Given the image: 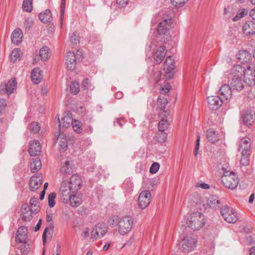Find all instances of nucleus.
Masks as SVG:
<instances>
[{"mask_svg": "<svg viewBox=\"0 0 255 255\" xmlns=\"http://www.w3.org/2000/svg\"><path fill=\"white\" fill-rule=\"evenodd\" d=\"M245 72V69L241 65H237L232 68L230 78H242Z\"/></svg>", "mask_w": 255, "mask_h": 255, "instance_id": "30", "label": "nucleus"}, {"mask_svg": "<svg viewBox=\"0 0 255 255\" xmlns=\"http://www.w3.org/2000/svg\"><path fill=\"white\" fill-rule=\"evenodd\" d=\"M239 150L241 153H251V139L248 137H245L241 139L239 141Z\"/></svg>", "mask_w": 255, "mask_h": 255, "instance_id": "16", "label": "nucleus"}, {"mask_svg": "<svg viewBox=\"0 0 255 255\" xmlns=\"http://www.w3.org/2000/svg\"><path fill=\"white\" fill-rule=\"evenodd\" d=\"M171 23V21L170 18L165 19L161 21L158 25L157 31L159 35L165 34L168 29Z\"/></svg>", "mask_w": 255, "mask_h": 255, "instance_id": "22", "label": "nucleus"}, {"mask_svg": "<svg viewBox=\"0 0 255 255\" xmlns=\"http://www.w3.org/2000/svg\"><path fill=\"white\" fill-rule=\"evenodd\" d=\"M70 40L73 44H77L79 42V35L76 32L72 33L71 36Z\"/></svg>", "mask_w": 255, "mask_h": 255, "instance_id": "55", "label": "nucleus"}, {"mask_svg": "<svg viewBox=\"0 0 255 255\" xmlns=\"http://www.w3.org/2000/svg\"><path fill=\"white\" fill-rule=\"evenodd\" d=\"M42 163L39 158H33L30 165L31 171L33 173L37 172L40 169Z\"/></svg>", "mask_w": 255, "mask_h": 255, "instance_id": "34", "label": "nucleus"}, {"mask_svg": "<svg viewBox=\"0 0 255 255\" xmlns=\"http://www.w3.org/2000/svg\"><path fill=\"white\" fill-rule=\"evenodd\" d=\"M174 69V61L172 56L167 57L164 62L163 70L167 74H169L168 78H171L173 75V71Z\"/></svg>", "mask_w": 255, "mask_h": 255, "instance_id": "19", "label": "nucleus"}, {"mask_svg": "<svg viewBox=\"0 0 255 255\" xmlns=\"http://www.w3.org/2000/svg\"><path fill=\"white\" fill-rule=\"evenodd\" d=\"M239 59L243 62H247L251 57L250 53L247 50L240 51Z\"/></svg>", "mask_w": 255, "mask_h": 255, "instance_id": "40", "label": "nucleus"}, {"mask_svg": "<svg viewBox=\"0 0 255 255\" xmlns=\"http://www.w3.org/2000/svg\"><path fill=\"white\" fill-rule=\"evenodd\" d=\"M71 93L74 95H77L80 91V85L78 82H73L70 86Z\"/></svg>", "mask_w": 255, "mask_h": 255, "instance_id": "44", "label": "nucleus"}, {"mask_svg": "<svg viewBox=\"0 0 255 255\" xmlns=\"http://www.w3.org/2000/svg\"><path fill=\"white\" fill-rule=\"evenodd\" d=\"M88 79H85L82 83V88L83 90H87L88 89Z\"/></svg>", "mask_w": 255, "mask_h": 255, "instance_id": "62", "label": "nucleus"}, {"mask_svg": "<svg viewBox=\"0 0 255 255\" xmlns=\"http://www.w3.org/2000/svg\"><path fill=\"white\" fill-rule=\"evenodd\" d=\"M188 0H171V4L177 7L183 6Z\"/></svg>", "mask_w": 255, "mask_h": 255, "instance_id": "50", "label": "nucleus"}, {"mask_svg": "<svg viewBox=\"0 0 255 255\" xmlns=\"http://www.w3.org/2000/svg\"><path fill=\"white\" fill-rule=\"evenodd\" d=\"M82 185L81 177L77 174L72 175L69 185L71 186V189L73 192L77 193L80 189Z\"/></svg>", "mask_w": 255, "mask_h": 255, "instance_id": "18", "label": "nucleus"}, {"mask_svg": "<svg viewBox=\"0 0 255 255\" xmlns=\"http://www.w3.org/2000/svg\"><path fill=\"white\" fill-rule=\"evenodd\" d=\"M23 218L25 221H30L32 218L31 211L27 204H23L21 209Z\"/></svg>", "mask_w": 255, "mask_h": 255, "instance_id": "33", "label": "nucleus"}, {"mask_svg": "<svg viewBox=\"0 0 255 255\" xmlns=\"http://www.w3.org/2000/svg\"><path fill=\"white\" fill-rule=\"evenodd\" d=\"M81 56L80 54L75 55L73 52L69 51L67 53L66 59V64L67 69L70 71H73L75 69L76 65V59L78 56Z\"/></svg>", "mask_w": 255, "mask_h": 255, "instance_id": "14", "label": "nucleus"}, {"mask_svg": "<svg viewBox=\"0 0 255 255\" xmlns=\"http://www.w3.org/2000/svg\"><path fill=\"white\" fill-rule=\"evenodd\" d=\"M244 82L250 86L255 85V65L251 64L244 72Z\"/></svg>", "mask_w": 255, "mask_h": 255, "instance_id": "7", "label": "nucleus"}, {"mask_svg": "<svg viewBox=\"0 0 255 255\" xmlns=\"http://www.w3.org/2000/svg\"><path fill=\"white\" fill-rule=\"evenodd\" d=\"M68 201L70 202L72 206L77 207L80 204L81 199L77 197L76 194H75L74 195L70 196Z\"/></svg>", "mask_w": 255, "mask_h": 255, "instance_id": "42", "label": "nucleus"}, {"mask_svg": "<svg viewBox=\"0 0 255 255\" xmlns=\"http://www.w3.org/2000/svg\"><path fill=\"white\" fill-rule=\"evenodd\" d=\"M22 56V52L20 49L15 48L13 49L10 54L11 61L13 62H16L18 60H20Z\"/></svg>", "mask_w": 255, "mask_h": 255, "instance_id": "37", "label": "nucleus"}, {"mask_svg": "<svg viewBox=\"0 0 255 255\" xmlns=\"http://www.w3.org/2000/svg\"><path fill=\"white\" fill-rule=\"evenodd\" d=\"M31 77L32 82L36 84L41 82L43 78V75L42 71L40 70L39 68H35L32 70Z\"/></svg>", "mask_w": 255, "mask_h": 255, "instance_id": "32", "label": "nucleus"}, {"mask_svg": "<svg viewBox=\"0 0 255 255\" xmlns=\"http://www.w3.org/2000/svg\"><path fill=\"white\" fill-rule=\"evenodd\" d=\"M244 33L248 36L255 33V21H248L244 24L242 27Z\"/></svg>", "mask_w": 255, "mask_h": 255, "instance_id": "25", "label": "nucleus"}, {"mask_svg": "<svg viewBox=\"0 0 255 255\" xmlns=\"http://www.w3.org/2000/svg\"><path fill=\"white\" fill-rule=\"evenodd\" d=\"M72 161L65 160L61 163V172L63 174H70L73 172Z\"/></svg>", "mask_w": 255, "mask_h": 255, "instance_id": "28", "label": "nucleus"}, {"mask_svg": "<svg viewBox=\"0 0 255 255\" xmlns=\"http://www.w3.org/2000/svg\"><path fill=\"white\" fill-rule=\"evenodd\" d=\"M52 18V14L49 9H46L39 14V19L43 23L49 22Z\"/></svg>", "mask_w": 255, "mask_h": 255, "instance_id": "36", "label": "nucleus"}, {"mask_svg": "<svg viewBox=\"0 0 255 255\" xmlns=\"http://www.w3.org/2000/svg\"><path fill=\"white\" fill-rule=\"evenodd\" d=\"M220 94L226 99H230L232 96L233 90L229 84L223 85L219 89Z\"/></svg>", "mask_w": 255, "mask_h": 255, "instance_id": "29", "label": "nucleus"}, {"mask_svg": "<svg viewBox=\"0 0 255 255\" xmlns=\"http://www.w3.org/2000/svg\"><path fill=\"white\" fill-rule=\"evenodd\" d=\"M62 125L61 124H60L59 125V127L61 126L64 128H68L74 122L71 113L70 112H65L62 118Z\"/></svg>", "mask_w": 255, "mask_h": 255, "instance_id": "31", "label": "nucleus"}, {"mask_svg": "<svg viewBox=\"0 0 255 255\" xmlns=\"http://www.w3.org/2000/svg\"><path fill=\"white\" fill-rule=\"evenodd\" d=\"M205 222V216L200 212H196L190 214L187 224L193 231H198L204 226Z\"/></svg>", "mask_w": 255, "mask_h": 255, "instance_id": "2", "label": "nucleus"}, {"mask_svg": "<svg viewBox=\"0 0 255 255\" xmlns=\"http://www.w3.org/2000/svg\"><path fill=\"white\" fill-rule=\"evenodd\" d=\"M151 198V195L149 191H142L139 194L138 199L139 207L142 209L146 208L149 205Z\"/></svg>", "mask_w": 255, "mask_h": 255, "instance_id": "8", "label": "nucleus"}, {"mask_svg": "<svg viewBox=\"0 0 255 255\" xmlns=\"http://www.w3.org/2000/svg\"><path fill=\"white\" fill-rule=\"evenodd\" d=\"M6 107V103L4 99H1L0 100V114L5 110Z\"/></svg>", "mask_w": 255, "mask_h": 255, "instance_id": "57", "label": "nucleus"}, {"mask_svg": "<svg viewBox=\"0 0 255 255\" xmlns=\"http://www.w3.org/2000/svg\"><path fill=\"white\" fill-rule=\"evenodd\" d=\"M56 194L55 193H51L48 196V205L50 207H53L55 205V199Z\"/></svg>", "mask_w": 255, "mask_h": 255, "instance_id": "52", "label": "nucleus"}, {"mask_svg": "<svg viewBox=\"0 0 255 255\" xmlns=\"http://www.w3.org/2000/svg\"><path fill=\"white\" fill-rule=\"evenodd\" d=\"M16 81L15 79H11L6 84H1L0 85V94L8 95L11 94L16 88Z\"/></svg>", "mask_w": 255, "mask_h": 255, "instance_id": "12", "label": "nucleus"}, {"mask_svg": "<svg viewBox=\"0 0 255 255\" xmlns=\"http://www.w3.org/2000/svg\"><path fill=\"white\" fill-rule=\"evenodd\" d=\"M65 2L66 0H62L61 3L60 5V22L61 24L62 25V23L63 22L64 17V12H65Z\"/></svg>", "mask_w": 255, "mask_h": 255, "instance_id": "51", "label": "nucleus"}, {"mask_svg": "<svg viewBox=\"0 0 255 255\" xmlns=\"http://www.w3.org/2000/svg\"><path fill=\"white\" fill-rule=\"evenodd\" d=\"M160 168V164L157 162H154L152 164L149 169V172L152 174L156 173Z\"/></svg>", "mask_w": 255, "mask_h": 255, "instance_id": "53", "label": "nucleus"}, {"mask_svg": "<svg viewBox=\"0 0 255 255\" xmlns=\"http://www.w3.org/2000/svg\"><path fill=\"white\" fill-rule=\"evenodd\" d=\"M220 212L222 217L227 222L234 223L238 220L237 213L234 209L227 205L222 207Z\"/></svg>", "mask_w": 255, "mask_h": 255, "instance_id": "6", "label": "nucleus"}, {"mask_svg": "<svg viewBox=\"0 0 255 255\" xmlns=\"http://www.w3.org/2000/svg\"><path fill=\"white\" fill-rule=\"evenodd\" d=\"M42 183V174L40 173L35 174L33 175L29 180V189L31 191H35L39 189Z\"/></svg>", "mask_w": 255, "mask_h": 255, "instance_id": "13", "label": "nucleus"}, {"mask_svg": "<svg viewBox=\"0 0 255 255\" xmlns=\"http://www.w3.org/2000/svg\"><path fill=\"white\" fill-rule=\"evenodd\" d=\"M133 224V219L130 216H126L121 218L118 222V231L120 234L125 235L129 232Z\"/></svg>", "mask_w": 255, "mask_h": 255, "instance_id": "5", "label": "nucleus"}, {"mask_svg": "<svg viewBox=\"0 0 255 255\" xmlns=\"http://www.w3.org/2000/svg\"><path fill=\"white\" fill-rule=\"evenodd\" d=\"M48 230V228H46L44 230L42 235V241L44 245H45L46 240V233Z\"/></svg>", "mask_w": 255, "mask_h": 255, "instance_id": "63", "label": "nucleus"}, {"mask_svg": "<svg viewBox=\"0 0 255 255\" xmlns=\"http://www.w3.org/2000/svg\"><path fill=\"white\" fill-rule=\"evenodd\" d=\"M61 196L63 201L67 202L68 199L70 198V196L74 195L76 192H73L71 189V186L69 185V183L66 181L62 182L61 187L60 188Z\"/></svg>", "mask_w": 255, "mask_h": 255, "instance_id": "10", "label": "nucleus"}, {"mask_svg": "<svg viewBox=\"0 0 255 255\" xmlns=\"http://www.w3.org/2000/svg\"><path fill=\"white\" fill-rule=\"evenodd\" d=\"M242 156L240 163L242 165L246 166L249 164L251 153H241Z\"/></svg>", "mask_w": 255, "mask_h": 255, "instance_id": "39", "label": "nucleus"}, {"mask_svg": "<svg viewBox=\"0 0 255 255\" xmlns=\"http://www.w3.org/2000/svg\"><path fill=\"white\" fill-rule=\"evenodd\" d=\"M29 153L31 156L38 155L41 151L40 143L37 140L30 141L29 142Z\"/></svg>", "mask_w": 255, "mask_h": 255, "instance_id": "20", "label": "nucleus"}, {"mask_svg": "<svg viewBox=\"0 0 255 255\" xmlns=\"http://www.w3.org/2000/svg\"><path fill=\"white\" fill-rule=\"evenodd\" d=\"M157 102L160 109H165L168 103V100L165 95L163 96L160 95L158 98Z\"/></svg>", "mask_w": 255, "mask_h": 255, "instance_id": "43", "label": "nucleus"}, {"mask_svg": "<svg viewBox=\"0 0 255 255\" xmlns=\"http://www.w3.org/2000/svg\"><path fill=\"white\" fill-rule=\"evenodd\" d=\"M32 0H23L22 4L23 10L30 12L32 9Z\"/></svg>", "mask_w": 255, "mask_h": 255, "instance_id": "45", "label": "nucleus"}, {"mask_svg": "<svg viewBox=\"0 0 255 255\" xmlns=\"http://www.w3.org/2000/svg\"><path fill=\"white\" fill-rule=\"evenodd\" d=\"M72 128L73 130L77 133H80L82 131L81 122L75 120L72 123Z\"/></svg>", "mask_w": 255, "mask_h": 255, "instance_id": "46", "label": "nucleus"}, {"mask_svg": "<svg viewBox=\"0 0 255 255\" xmlns=\"http://www.w3.org/2000/svg\"><path fill=\"white\" fill-rule=\"evenodd\" d=\"M89 231L90 230L89 228H86L83 232L82 236L85 238H88L90 235Z\"/></svg>", "mask_w": 255, "mask_h": 255, "instance_id": "64", "label": "nucleus"}, {"mask_svg": "<svg viewBox=\"0 0 255 255\" xmlns=\"http://www.w3.org/2000/svg\"><path fill=\"white\" fill-rule=\"evenodd\" d=\"M242 118L244 124L246 126H251L255 120V112L252 110H243L241 112Z\"/></svg>", "mask_w": 255, "mask_h": 255, "instance_id": "15", "label": "nucleus"}, {"mask_svg": "<svg viewBox=\"0 0 255 255\" xmlns=\"http://www.w3.org/2000/svg\"><path fill=\"white\" fill-rule=\"evenodd\" d=\"M57 139V142L58 143L60 148V150L63 152L65 151L68 146L67 139L66 135L60 132L58 134H55Z\"/></svg>", "mask_w": 255, "mask_h": 255, "instance_id": "24", "label": "nucleus"}, {"mask_svg": "<svg viewBox=\"0 0 255 255\" xmlns=\"http://www.w3.org/2000/svg\"><path fill=\"white\" fill-rule=\"evenodd\" d=\"M107 232V228L105 224L98 223L93 229L91 238L97 239L103 237Z\"/></svg>", "mask_w": 255, "mask_h": 255, "instance_id": "9", "label": "nucleus"}, {"mask_svg": "<svg viewBox=\"0 0 255 255\" xmlns=\"http://www.w3.org/2000/svg\"><path fill=\"white\" fill-rule=\"evenodd\" d=\"M23 33L20 28H16L11 35L12 42L15 45H18L22 41Z\"/></svg>", "mask_w": 255, "mask_h": 255, "instance_id": "27", "label": "nucleus"}, {"mask_svg": "<svg viewBox=\"0 0 255 255\" xmlns=\"http://www.w3.org/2000/svg\"><path fill=\"white\" fill-rule=\"evenodd\" d=\"M167 133L165 131H160L156 135V140L159 142H164L167 138Z\"/></svg>", "mask_w": 255, "mask_h": 255, "instance_id": "41", "label": "nucleus"}, {"mask_svg": "<svg viewBox=\"0 0 255 255\" xmlns=\"http://www.w3.org/2000/svg\"><path fill=\"white\" fill-rule=\"evenodd\" d=\"M169 122L166 119H161L158 124V129L160 131H165L169 126Z\"/></svg>", "mask_w": 255, "mask_h": 255, "instance_id": "38", "label": "nucleus"}, {"mask_svg": "<svg viewBox=\"0 0 255 255\" xmlns=\"http://www.w3.org/2000/svg\"><path fill=\"white\" fill-rule=\"evenodd\" d=\"M200 134L199 133H198L197 134V139L196 140V147H195V151H194V154L195 156L197 155L198 152L199 144H200Z\"/></svg>", "mask_w": 255, "mask_h": 255, "instance_id": "59", "label": "nucleus"}, {"mask_svg": "<svg viewBox=\"0 0 255 255\" xmlns=\"http://www.w3.org/2000/svg\"><path fill=\"white\" fill-rule=\"evenodd\" d=\"M41 59L43 61H46L51 56V53L48 47L46 46H43L40 48L39 52Z\"/></svg>", "mask_w": 255, "mask_h": 255, "instance_id": "35", "label": "nucleus"}, {"mask_svg": "<svg viewBox=\"0 0 255 255\" xmlns=\"http://www.w3.org/2000/svg\"><path fill=\"white\" fill-rule=\"evenodd\" d=\"M206 136L208 141L212 143L218 141L221 137L219 132L213 128H210L207 130Z\"/></svg>", "mask_w": 255, "mask_h": 255, "instance_id": "23", "label": "nucleus"}, {"mask_svg": "<svg viewBox=\"0 0 255 255\" xmlns=\"http://www.w3.org/2000/svg\"><path fill=\"white\" fill-rule=\"evenodd\" d=\"M128 0H117V4L123 7L127 4Z\"/></svg>", "mask_w": 255, "mask_h": 255, "instance_id": "61", "label": "nucleus"}, {"mask_svg": "<svg viewBox=\"0 0 255 255\" xmlns=\"http://www.w3.org/2000/svg\"><path fill=\"white\" fill-rule=\"evenodd\" d=\"M166 49L165 46H161L159 47L154 52L153 54V59L156 64L161 63L165 57Z\"/></svg>", "mask_w": 255, "mask_h": 255, "instance_id": "21", "label": "nucleus"}, {"mask_svg": "<svg viewBox=\"0 0 255 255\" xmlns=\"http://www.w3.org/2000/svg\"><path fill=\"white\" fill-rule=\"evenodd\" d=\"M29 129L34 133H37L40 129L39 124L37 122H33L29 126Z\"/></svg>", "mask_w": 255, "mask_h": 255, "instance_id": "48", "label": "nucleus"}, {"mask_svg": "<svg viewBox=\"0 0 255 255\" xmlns=\"http://www.w3.org/2000/svg\"><path fill=\"white\" fill-rule=\"evenodd\" d=\"M27 236V230L24 226L19 227L16 232V242L19 243H25Z\"/></svg>", "mask_w": 255, "mask_h": 255, "instance_id": "26", "label": "nucleus"}, {"mask_svg": "<svg viewBox=\"0 0 255 255\" xmlns=\"http://www.w3.org/2000/svg\"><path fill=\"white\" fill-rule=\"evenodd\" d=\"M118 218L117 216H113L109 218L108 223L111 226H113L118 223Z\"/></svg>", "mask_w": 255, "mask_h": 255, "instance_id": "54", "label": "nucleus"}, {"mask_svg": "<svg viewBox=\"0 0 255 255\" xmlns=\"http://www.w3.org/2000/svg\"><path fill=\"white\" fill-rule=\"evenodd\" d=\"M223 186L227 189L234 190L239 183V179L237 174L233 171H225L221 177Z\"/></svg>", "mask_w": 255, "mask_h": 255, "instance_id": "3", "label": "nucleus"}, {"mask_svg": "<svg viewBox=\"0 0 255 255\" xmlns=\"http://www.w3.org/2000/svg\"><path fill=\"white\" fill-rule=\"evenodd\" d=\"M191 200L197 205H202L205 207V208L209 207L214 209H219L222 204V201L218 196L216 195L210 196L205 201L204 198L198 194L192 195L190 197Z\"/></svg>", "mask_w": 255, "mask_h": 255, "instance_id": "1", "label": "nucleus"}, {"mask_svg": "<svg viewBox=\"0 0 255 255\" xmlns=\"http://www.w3.org/2000/svg\"><path fill=\"white\" fill-rule=\"evenodd\" d=\"M196 186L204 189H208L210 188V185L205 183H197Z\"/></svg>", "mask_w": 255, "mask_h": 255, "instance_id": "60", "label": "nucleus"}, {"mask_svg": "<svg viewBox=\"0 0 255 255\" xmlns=\"http://www.w3.org/2000/svg\"><path fill=\"white\" fill-rule=\"evenodd\" d=\"M208 108L212 110H218L223 104L222 99L218 96H211L207 99Z\"/></svg>", "mask_w": 255, "mask_h": 255, "instance_id": "11", "label": "nucleus"}, {"mask_svg": "<svg viewBox=\"0 0 255 255\" xmlns=\"http://www.w3.org/2000/svg\"><path fill=\"white\" fill-rule=\"evenodd\" d=\"M170 89V85L169 84L167 83L164 85V87L161 88L160 90V93L161 95L166 94L169 92Z\"/></svg>", "mask_w": 255, "mask_h": 255, "instance_id": "56", "label": "nucleus"}, {"mask_svg": "<svg viewBox=\"0 0 255 255\" xmlns=\"http://www.w3.org/2000/svg\"><path fill=\"white\" fill-rule=\"evenodd\" d=\"M248 10L245 8H243L240 10L238 12L237 15L233 18V21H237L239 20L240 18L244 17L248 14Z\"/></svg>", "mask_w": 255, "mask_h": 255, "instance_id": "47", "label": "nucleus"}, {"mask_svg": "<svg viewBox=\"0 0 255 255\" xmlns=\"http://www.w3.org/2000/svg\"><path fill=\"white\" fill-rule=\"evenodd\" d=\"M169 115L170 111L169 110H165V109L160 108L159 111V117L161 119H166L168 120V118Z\"/></svg>", "mask_w": 255, "mask_h": 255, "instance_id": "49", "label": "nucleus"}, {"mask_svg": "<svg viewBox=\"0 0 255 255\" xmlns=\"http://www.w3.org/2000/svg\"><path fill=\"white\" fill-rule=\"evenodd\" d=\"M229 83L233 91H241L244 88V81L241 78H229Z\"/></svg>", "mask_w": 255, "mask_h": 255, "instance_id": "17", "label": "nucleus"}, {"mask_svg": "<svg viewBox=\"0 0 255 255\" xmlns=\"http://www.w3.org/2000/svg\"><path fill=\"white\" fill-rule=\"evenodd\" d=\"M198 240L196 236L187 235L181 241L179 249L184 253H189L195 249Z\"/></svg>", "mask_w": 255, "mask_h": 255, "instance_id": "4", "label": "nucleus"}, {"mask_svg": "<svg viewBox=\"0 0 255 255\" xmlns=\"http://www.w3.org/2000/svg\"><path fill=\"white\" fill-rule=\"evenodd\" d=\"M37 203H38L37 197H34L30 199V205L31 208H35V207L38 206L37 205Z\"/></svg>", "mask_w": 255, "mask_h": 255, "instance_id": "58", "label": "nucleus"}]
</instances>
